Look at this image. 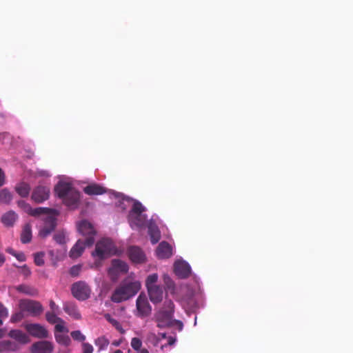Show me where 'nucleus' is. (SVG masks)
<instances>
[{
  "label": "nucleus",
  "mask_w": 353,
  "mask_h": 353,
  "mask_svg": "<svg viewBox=\"0 0 353 353\" xmlns=\"http://www.w3.org/2000/svg\"><path fill=\"white\" fill-rule=\"evenodd\" d=\"M148 341H155L157 343L158 342L157 337L155 334L154 333H149L148 335Z\"/></svg>",
  "instance_id": "obj_49"
},
{
  "label": "nucleus",
  "mask_w": 353,
  "mask_h": 353,
  "mask_svg": "<svg viewBox=\"0 0 353 353\" xmlns=\"http://www.w3.org/2000/svg\"><path fill=\"white\" fill-rule=\"evenodd\" d=\"M0 309H4L3 305L0 303Z\"/></svg>",
  "instance_id": "obj_60"
},
{
  "label": "nucleus",
  "mask_w": 353,
  "mask_h": 353,
  "mask_svg": "<svg viewBox=\"0 0 353 353\" xmlns=\"http://www.w3.org/2000/svg\"><path fill=\"white\" fill-rule=\"evenodd\" d=\"M63 201L67 206L77 208L80 201V192L74 188Z\"/></svg>",
  "instance_id": "obj_15"
},
{
  "label": "nucleus",
  "mask_w": 353,
  "mask_h": 353,
  "mask_svg": "<svg viewBox=\"0 0 353 353\" xmlns=\"http://www.w3.org/2000/svg\"><path fill=\"white\" fill-rule=\"evenodd\" d=\"M6 252H7L8 253H9V254H12V256H15V254H16V253H17V252H16V251H14V250L12 248H8L6 249Z\"/></svg>",
  "instance_id": "obj_53"
},
{
  "label": "nucleus",
  "mask_w": 353,
  "mask_h": 353,
  "mask_svg": "<svg viewBox=\"0 0 353 353\" xmlns=\"http://www.w3.org/2000/svg\"><path fill=\"white\" fill-rule=\"evenodd\" d=\"M32 240V228L30 223H26L23 227L21 233V241L23 243H30Z\"/></svg>",
  "instance_id": "obj_25"
},
{
  "label": "nucleus",
  "mask_w": 353,
  "mask_h": 353,
  "mask_svg": "<svg viewBox=\"0 0 353 353\" xmlns=\"http://www.w3.org/2000/svg\"><path fill=\"white\" fill-rule=\"evenodd\" d=\"M72 295L77 299L84 301L90 296L91 289L85 281H78L72 284L71 288Z\"/></svg>",
  "instance_id": "obj_6"
},
{
  "label": "nucleus",
  "mask_w": 353,
  "mask_h": 353,
  "mask_svg": "<svg viewBox=\"0 0 353 353\" xmlns=\"http://www.w3.org/2000/svg\"><path fill=\"white\" fill-rule=\"evenodd\" d=\"M114 243L111 239H102L96 243L95 250L92 252V256L100 260L104 259L114 253Z\"/></svg>",
  "instance_id": "obj_4"
},
{
  "label": "nucleus",
  "mask_w": 353,
  "mask_h": 353,
  "mask_svg": "<svg viewBox=\"0 0 353 353\" xmlns=\"http://www.w3.org/2000/svg\"><path fill=\"white\" fill-rule=\"evenodd\" d=\"M70 335L75 341H83L85 339V336L79 330L72 331Z\"/></svg>",
  "instance_id": "obj_39"
},
{
  "label": "nucleus",
  "mask_w": 353,
  "mask_h": 353,
  "mask_svg": "<svg viewBox=\"0 0 353 353\" xmlns=\"http://www.w3.org/2000/svg\"><path fill=\"white\" fill-rule=\"evenodd\" d=\"M46 318L48 323L51 324H54V330L56 332H68V329L64 326L65 322L63 319L58 317L56 314H54V311H48L46 314Z\"/></svg>",
  "instance_id": "obj_10"
},
{
  "label": "nucleus",
  "mask_w": 353,
  "mask_h": 353,
  "mask_svg": "<svg viewBox=\"0 0 353 353\" xmlns=\"http://www.w3.org/2000/svg\"><path fill=\"white\" fill-rule=\"evenodd\" d=\"M25 328L31 336L35 338L46 339L49 336L48 331L46 327L38 323L26 324Z\"/></svg>",
  "instance_id": "obj_9"
},
{
  "label": "nucleus",
  "mask_w": 353,
  "mask_h": 353,
  "mask_svg": "<svg viewBox=\"0 0 353 353\" xmlns=\"http://www.w3.org/2000/svg\"><path fill=\"white\" fill-rule=\"evenodd\" d=\"M142 345L141 341L137 337L132 338L131 341V346L132 347L137 351H139Z\"/></svg>",
  "instance_id": "obj_40"
},
{
  "label": "nucleus",
  "mask_w": 353,
  "mask_h": 353,
  "mask_svg": "<svg viewBox=\"0 0 353 353\" xmlns=\"http://www.w3.org/2000/svg\"><path fill=\"white\" fill-rule=\"evenodd\" d=\"M68 312V314L74 318V319H81V314L79 312V310H66Z\"/></svg>",
  "instance_id": "obj_45"
},
{
  "label": "nucleus",
  "mask_w": 353,
  "mask_h": 353,
  "mask_svg": "<svg viewBox=\"0 0 353 353\" xmlns=\"http://www.w3.org/2000/svg\"><path fill=\"white\" fill-rule=\"evenodd\" d=\"M55 210H52L48 208L39 207L34 209L30 208L28 214L34 216H39L41 214H46L47 216H49L52 215L55 213Z\"/></svg>",
  "instance_id": "obj_24"
},
{
  "label": "nucleus",
  "mask_w": 353,
  "mask_h": 353,
  "mask_svg": "<svg viewBox=\"0 0 353 353\" xmlns=\"http://www.w3.org/2000/svg\"><path fill=\"white\" fill-rule=\"evenodd\" d=\"M151 310H135V315L140 318H144L148 316L150 314Z\"/></svg>",
  "instance_id": "obj_43"
},
{
  "label": "nucleus",
  "mask_w": 353,
  "mask_h": 353,
  "mask_svg": "<svg viewBox=\"0 0 353 353\" xmlns=\"http://www.w3.org/2000/svg\"><path fill=\"white\" fill-rule=\"evenodd\" d=\"M44 253L42 252H37L34 254V261L37 265L42 266L44 265Z\"/></svg>",
  "instance_id": "obj_38"
},
{
  "label": "nucleus",
  "mask_w": 353,
  "mask_h": 353,
  "mask_svg": "<svg viewBox=\"0 0 353 353\" xmlns=\"http://www.w3.org/2000/svg\"><path fill=\"white\" fill-rule=\"evenodd\" d=\"M21 269V274L26 277H28L31 274V270L30 268L26 265H23L21 267H19Z\"/></svg>",
  "instance_id": "obj_44"
},
{
  "label": "nucleus",
  "mask_w": 353,
  "mask_h": 353,
  "mask_svg": "<svg viewBox=\"0 0 353 353\" xmlns=\"http://www.w3.org/2000/svg\"><path fill=\"white\" fill-rule=\"evenodd\" d=\"M88 195H101L106 192V189L97 183H92L83 188Z\"/></svg>",
  "instance_id": "obj_20"
},
{
  "label": "nucleus",
  "mask_w": 353,
  "mask_h": 353,
  "mask_svg": "<svg viewBox=\"0 0 353 353\" xmlns=\"http://www.w3.org/2000/svg\"><path fill=\"white\" fill-rule=\"evenodd\" d=\"M87 246L85 241L78 240L75 245L71 248L69 256L72 259L79 257L84 251L85 247Z\"/></svg>",
  "instance_id": "obj_19"
},
{
  "label": "nucleus",
  "mask_w": 353,
  "mask_h": 353,
  "mask_svg": "<svg viewBox=\"0 0 353 353\" xmlns=\"http://www.w3.org/2000/svg\"><path fill=\"white\" fill-rule=\"evenodd\" d=\"M12 199L11 193L7 189H3L0 191V202L8 204Z\"/></svg>",
  "instance_id": "obj_34"
},
{
  "label": "nucleus",
  "mask_w": 353,
  "mask_h": 353,
  "mask_svg": "<svg viewBox=\"0 0 353 353\" xmlns=\"http://www.w3.org/2000/svg\"><path fill=\"white\" fill-rule=\"evenodd\" d=\"M54 346L48 341H40L34 343L31 346L32 353H52Z\"/></svg>",
  "instance_id": "obj_13"
},
{
  "label": "nucleus",
  "mask_w": 353,
  "mask_h": 353,
  "mask_svg": "<svg viewBox=\"0 0 353 353\" xmlns=\"http://www.w3.org/2000/svg\"><path fill=\"white\" fill-rule=\"evenodd\" d=\"M165 309H174V305L171 300H166L165 302Z\"/></svg>",
  "instance_id": "obj_48"
},
{
  "label": "nucleus",
  "mask_w": 353,
  "mask_h": 353,
  "mask_svg": "<svg viewBox=\"0 0 353 353\" xmlns=\"http://www.w3.org/2000/svg\"><path fill=\"white\" fill-rule=\"evenodd\" d=\"M17 192L22 197H26L28 196L30 187L28 183H21L16 186Z\"/></svg>",
  "instance_id": "obj_31"
},
{
  "label": "nucleus",
  "mask_w": 353,
  "mask_h": 353,
  "mask_svg": "<svg viewBox=\"0 0 353 353\" xmlns=\"http://www.w3.org/2000/svg\"><path fill=\"white\" fill-rule=\"evenodd\" d=\"M6 334V330L4 329H0V339H2Z\"/></svg>",
  "instance_id": "obj_55"
},
{
  "label": "nucleus",
  "mask_w": 353,
  "mask_h": 353,
  "mask_svg": "<svg viewBox=\"0 0 353 353\" xmlns=\"http://www.w3.org/2000/svg\"><path fill=\"white\" fill-rule=\"evenodd\" d=\"M78 230L83 236H87L85 239L87 247L92 246L94 243L96 234L92 225L88 221H82L78 224Z\"/></svg>",
  "instance_id": "obj_7"
},
{
  "label": "nucleus",
  "mask_w": 353,
  "mask_h": 353,
  "mask_svg": "<svg viewBox=\"0 0 353 353\" xmlns=\"http://www.w3.org/2000/svg\"><path fill=\"white\" fill-rule=\"evenodd\" d=\"M175 341L176 339L174 337L169 336L168 340V344L169 345H172L173 344H174Z\"/></svg>",
  "instance_id": "obj_51"
},
{
  "label": "nucleus",
  "mask_w": 353,
  "mask_h": 353,
  "mask_svg": "<svg viewBox=\"0 0 353 353\" xmlns=\"http://www.w3.org/2000/svg\"><path fill=\"white\" fill-rule=\"evenodd\" d=\"M158 274L156 273L150 274L145 279V287L150 301L156 304L162 301L163 290L161 286L157 285Z\"/></svg>",
  "instance_id": "obj_2"
},
{
  "label": "nucleus",
  "mask_w": 353,
  "mask_h": 353,
  "mask_svg": "<svg viewBox=\"0 0 353 353\" xmlns=\"http://www.w3.org/2000/svg\"><path fill=\"white\" fill-rule=\"evenodd\" d=\"M17 349V346L15 343L9 341L4 340L0 341V353L1 352H14Z\"/></svg>",
  "instance_id": "obj_28"
},
{
  "label": "nucleus",
  "mask_w": 353,
  "mask_h": 353,
  "mask_svg": "<svg viewBox=\"0 0 353 353\" xmlns=\"http://www.w3.org/2000/svg\"><path fill=\"white\" fill-rule=\"evenodd\" d=\"M8 335L20 344H26L30 342L29 336L20 330H12Z\"/></svg>",
  "instance_id": "obj_18"
},
{
  "label": "nucleus",
  "mask_w": 353,
  "mask_h": 353,
  "mask_svg": "<svg viewBox=\"0 0 353 353\" xmlns=\"http://www.w3.org/2000/svg\"><path fill=\"white\" fill-rule=\"evenodd\" d=\"M18 205L21 208H23L26 212L28 213L29 210H30V206L29 204L26 203L24 201L20 200L18 201Z\"/></svg>",
  "instance_id": "obj_46"
},
{
  "label": "nucleus",
  "mask_w": 353,
  "mask_h": 353,
  "mask_svg": "<svg viewBox=\"0 0 353 353\" xmlns=\"http://www.w3.org/2000/svg\"><path fill=\"white\" fill-rule=\"evenodd\" d=\"M145 210V207L138 201H135L133 203L132 209L129 212L128 218V221L132 228L136 226L141 228L144 225L146 217L143 212Z\"/></svg>",
  "instance_id": "obj_3"
},
{
  "label": "nucleus",
  "mask_w": 353,
  "mask_h": 353,
  "mask_svg": "<svg viewBox=\"0 0 353 353\" xmlns=\"http://www.w3.org/2000/svg\"><path fill=\"white\" fill-rule=\"evenodd\" d=\"M19 309H42V305L37 301L22 299L19 303Z\"/></svg>",
  "instance_id": "obj_22"
},
{
  "label": "nucleus",
  "mask_w": 353,
  "mask_h": 353,
  "mask_svg": "<svg viewBox=\"0 0 353 353\" xmlns=\"http://www.w3.org/2000/svg\"><path fill=\"white\" fill-rule=\"evenodd\" d=\"M15 289L19 292L29 296H36L38 294V291L36 288L26 284L19 285L15 287Z\"/></svg>",
  "instance_id": "obj_23"
},
{
  "label": "nucleus",
  "mask_w": 353,
  "mask_h": 353,
  "mask_svg": "<svg viewBox=\"0 0 353 353\" xmlns=\"http://www.w3.org/2000/svg\"><path fill=\"white\" fill-rule=\"evenodd\" d=\"M156 252L158 258L168 259L172 254V247L168 242L162 241L159 244Z\"/></svg>",
  "instance_id": "obj_16"
},
{
  "label": "nucleus",
  "mask_w": 353,
  "mask_h": 353,
  "mask_svg": "<svg viewBox=\"0 0 353 353\" xmlns=\"http://www.w3.org/2000/svg\"><path fill=\"white\" fill-rule=\"evenodd\" d=\"M14 257L19 261H25L26 260V257L23 252H17Z\"/></svg>",
  "instance_id": "obj_47"
},
{
  "label": "nucleus",
  "mask_w": 353,
  "mask_h": 353,
  "mask_svg": "<svg viewBox=\"0 0 353 353\" xmlns=\"http://www.w3.org/2000/svg\"><path fill=\"white\" fill-rule=\"evenodd\" d=\"M136 309H151L148 297L145 293L141 292L137 299Z\"/></svg>",
  "instance_id": "obj_29"
},
{
  "label": "nucleus",
  "mask_w": 353,
  "mask_h": 353,
  "mask_svg": "<svg viewBox=\"0 0 353 353\" xmlns=\"http://www.w3.org/2000/svg\"><path fill=\"white\" fill-rule=\"evenodd\" d=\"M95 345L99 347V350H103L108 347L110 341L104 336L97 338L94 341Z\"/></svg>",
  "instance_id": "obj_33"
},
{
  "label": "nucleus",
  "mask_w": 353,
  "mask_h": 353,
  "mask_svg": "<svg viewBox=\"0 0 353 353\" xmlns=\"http://www.w3.org/2000/svg\"><path fill=\"white\" fill-rule=\"evenodd\" d=\"M128 271V265L126 263L119 260L114 259L112 261V267L109 269L110 275L117 273H126Z\"/></svg>",
  "instance_id": "obj_17"
},
{
  "label": "nucleus",
  "mask_w": 353,
  "mask_h": 353,
  "mask_svg": "<svg viewBox=\"0 0 353 353\" xmlns=\"http://www.w3.org/2000/svg\"><path fill=\"white\" fill-rule=\"evenodd\" d=\"M166 337V334L165 333L162 334V338H165Z\"/></svg>",
  "instance_id": "obj_59"
},
{
  "label": "nucleus",
  "mask_w": 353,
  "mask_h": 353,
  "mask_svg": "<svg viewBox=\"0 0 353 353\" xmlns=\"http://www.w3.org/2000/svg\"><path fill=\"white\" fill-rule=\"evenodd\" d=\"M57 227V219L54 214L44 219V225L39 230V236L43 239L50 234Z\"/></svg>",
  "instance_id": "obj_8"
},
{
  "label": "nucleus",
  "mask_w": 353,
  "mask_h": 353,
  "mask_svg": "<svg viewBox=\"0 0 353 353\" xmlns=\"http://www.w3.org/2000/svg\"><path fill=\"white\" fill-rule=\"evenodd\" d=\"M49 196L50 188L39 185L34 189L31 198L35 203H40L48 199Z\"/></svg>",
  "instance_id": "obj_11"
},
{
  "label": "nucleus",
  "mask_w": 353,
  "mask_h": 353,
  "mask_svg": "<svg viewBox=\"0 0 353 353\" xmlns=\"http://www.w3.org/2000/svg\"><path fill=\"white\" fill-rule=\"evenodd\" d=\"M128 254L130 259L133 263H141L145 260V255L144 252L138 246H130L128 249Z\"/></svg>",
  "instance_id": "obj_14"
},
{
  "label": "nucleus",
  "mask_w": 353,
  "mask_h": 353,
  "mask_svg": "<svg viewBox=\"0 0 353 353\" xmlns=\"http://www.w3.org/2000/svg\"><path fill=\"white\" fill-rule=\"evenodd\" d=\"M5 175L3 170L0 168V187L4 183Z\"/></svg>",
  "instance_id": "obj_50"
},
{
  "label": "nucleus",
  "mask_w": 353,
  "mask_h": 353,
  "mask_svg": "<svg viewBox=\"0 0 353 353\" xmlns=\"http://www.w3.org/2000/svg\"><path fill=\"white\" fill-rule=\"evenodd\" d=\"M141 288V283L138 281L124 282L113 292L111 299L116 303H120L134 296Z\"/></svg>",
  "instance_id": "obj_1"
},
{
  "label": "nucleus",
  "mask_w": 353,
  "mask_h": 353,
  "mask_svg": "<svg viewBox=\"0 0 353 353\" xmlns=\"http://www.w3.org/2000/svg\"><path fill=\"white\" fill-rule=\"evenodd\" d=\"M148 234L152 244H156L161 238L160 231L156 225H150L148 227Z\"/></svg>",
  "instance_id": "obj_27"
},
{
  "label": "nucleus",
  "mask_w": 353,
  "mask_h": 353,
  "mask_svg": "<svg viewBox=\"0 0 353 353\" xmlns=\"http://www.w3.org/2000/svg\"><path fill=\"white\" fill-rule=\"evenodd\" d=\"M139 351H140V353H149V352L147 349H141Z\"/></svg>",
  "instance_id": "obj_57"
},
{
  "label": "nucleus",
  "mask_w": 353,
  "mask_h": 353,
  "mask_svg": "<svg viewBox=\"0 0 353 353\" xmlns=\"http://www.w3.org/2000/svg\"><path fill=\"white\" fill-rule=\"evenodd\" d=\"M105 319L110 323L121 334H124L125 330L123 329L121 324L114 319H113L110 314H105Z\"/></svg>",
  "instance_id": "obj_35"
},
{
  "label": "nucleus",
  "mask_w": 353,
  "mask_h": 353,
  "mask_svg": "<svg viewBox=\"0 0 353 353\" xmlns=\"http://www.w3.org/2000/svg\"><path fill=\"white\" fill-rule=\"evenodd\" d=\"M17 219V214L12 211H10L2 216L1 222L6 226H12Z\"/></svg>",
  "instance_id": "obj_26"
},
{
  "label": "nucleus",
  "mask_w": 353,
  "mask_h": 353,
  "mask_svg": "<svg viewBox=\"0 0 353 353\" xmlns=\"http://www.w3.org/2000/svg\"><path fill=\"white\" fill-rule=\"evenodd\" d=\"M82 350L83 353H92L93 352V347L91 344L88 343H82Z\"/></svg>",
  "instance_id": "obj_42"
},
{
  "label": "nucleus",
  "mask_w": 353,
  "mask_h": 353,
  "mask_svg": "<svg viewBox=\"0 0 353 353\" xmlns=\"http://www.w3.org/2000/svg\"><path fill=\"white\" fill-rule=\"evenodd\" d=\"M163 282L165 290L169 291L171 294H174L175 291V284L172 279L168 275H163Z\"/></svg>",
  "instance_id": "obj_32"
},
{
  "label": "nucleus",
  "mask_w": 353,
  "mask_h": 353,
  "mask_svg": "<svg viewBox=\"0 0 353 353\" xmlns=\"http://www.w3.org/2000/svg\"><path fill=\"white\" fill-rule=\"evenodd\" d=\"M8 316V310H0V318H5Z\"/></svg>",
  "instance_id": "obj_52"
},
{
  "label": "nucleus",
  "mask_w": 353,
  "mask_h": 353,
  "mask_svg": "<svg viewBox=\"0 0 353 353\" xmlns=\"http://www.w3.org/2000/svg\"><path fill=\"white\" fill-rule=\"evenodd\" d=\"M54 337H55L56 341L60 345H64L66 347L69 346L70 345L71 340H70V338L69 337V336L67 334H61V332L57 333L55 332Z\"/></svg>",
  "instance_id": "obj_30"
},
{
  "label": "nucleus",
  "mask_w": 353,
  "mask_h": 353,
  "mask_svg": "<svg viewBox=\"0 0 353 353\" xmlns=\"http://www.w3.org/2000/svg\"><path fill=\"white\" fill-rule=\"evenodd\" d=\"M23 311L24 310H20L19 312L13 314L11 317V321L13 323L20 321L24 316ZM30 311L31 312V314L32 316H36L38 314L37 312L39 310H30Z\"/></svg>",
  "instance_id": "obj_36"
},
{
  "label": "nucleus",
  "mask_w": 353,
  "mask_h": 353,
  "mask_svg": "<svg viewBox=\"0 0 353 353\" xmlns=\"http://www.w3.org/2000/svg\"><path fill=\"white\" fill-rule=\"evenodd\" d=\"M5 261H6L5 256L3 254L0 253V267H1L3 265Z\"/></svg>",
  "instance_id": "obj_54"
},
{
  "label": "nucleus",
  "mask_w": 353,
  "mask_h": 353,
  "mask_svg": "<svg viewBox=\"0 0 353 353\" xmlns=\"http://www.w3.org/2000/svg\"><path fill=\"white\" fill-rule=\"evenodd\" d=\"M81 268L82 266L81 265H73L70 269V274L72 276H77L81 270Z\"/></svg>",
  "instance_id": "obj_41"
},
{
  "label": "nucleus",
  "mask_w": 353,
  "mask_h": 353,
  "mask_svg": "<svg viewBox=\"0 0 353 353\" xmlns=\"http://www.w3.org/2000/svg\"><path fill=\"white\" fill-rule=\"evenodd\" d=\"M174 310H158L155 314V321L160 328L170 327L174 324L179 326V330L183 328V323L180 321L173 320Z\"/></svg>",
  "instance_id": "obj_5"
},
{
  "label": "nucleus",
  "mask_w": 353,
  "mask_h": 353,
  "mask_svg": "<svg viewBox=\"0 0 353 353\" xmlns=\"http://www.w3.org/2000/svg\"><path fill=\"white\" fill-rule=\"evenodd\" d=\"M113 345H119V343H117V342H114V343H113Z\"/></svg>",
  "instance_id": "obj_61"
},
{
  "label": "nucleus",
  "mask_w": 353,
  "mask_h": 353,
  "mask_svg": "<svg viewBox=\"0 0 353 353\" xmlns=\"http://www.w3.org/2000/svg\"><path fill=\"white\" fill-rule=\"evenodd\" d=\"M50 309H56V304L54 301H51L50 303Z\"/></svg>",
  "instance_id": "obj_56"
},
{
  "label": "nucleus",
  "mask_w": 353,
  "mask_h": 353,
  "mask_svg": "<svg viewBox=\"0 0 353 353\" xmlns=\"http://www.w3.org/2000/svg\"><path fill=\"white\" fill-rule=\"evenodd\" d=\"M74 188L70 183H59L55 187V192L58 196L63 200L67 195L72 192Z\"/></svg>",
  "instance_id": "obj_21"
},
{
  "label": "nucleus",
  "mask_w": 353,
  "mask_h": 353,
  "mask_svg": "<svg viewBox=\"0 0 353 353\" xmlns=\"http://www.w3.org/2000/svg\"><path fill=\"white\" fill-rule=\"evenodd\" d=\"M114 353H123L121 350H117Z\"/></svg>",
  "instance_id": "obj_58"
},
{
  "label": "nucleus",
  "mask_w": 353,
  "mask_h": 353,
  "mask_svg": "<svg viewBox=\"0 0 353 353\" xmlns=\"http://www.w3.org/2000/svg\"><path fill=\"white\" fill-rule=\"evenodd\" d=\"M54 240L59 244H65V233L64 231H58L54 234Z\"/></svg>",
  "instance_id": "obj_37"
},
{
  "label": "nucleus",
  "mask_w": 353,
  "mask_h": 353,
  "mask_svg": "<svg viewBox=\"0 0 353 353\" xmlns=\"http://www.w3.org/2000/svg\"><path fill=\"white\" fill-rule=\"evenodd\" d=\"M174 272L180 279H186L191 274L190 265L184 261H178L174 263Z\"/></svg>",
  "instance_id": "obj_12"
}]
</instances>
